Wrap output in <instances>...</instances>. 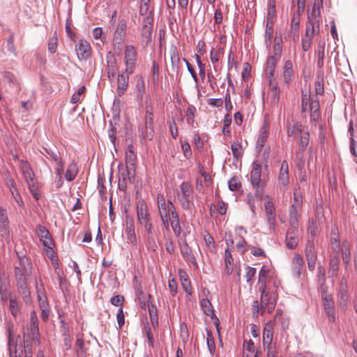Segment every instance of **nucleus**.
<instances>
[{
    "label": "nucleus",
    "instance_id": "f257e3e1",
    "mask_svg": "<svg viewBox=\"0 0 357 357\" xmlns=\"http://www.w3.org/2000/svg\"><path fill=\"white\" fill-rule=\"evenodd\" d=\"M320 6L319 2H314L312 10L307 13L305 37L312 38L320 31Z\"/></svg>",
    "mask_w": 357,
    "mask_h": 357
},
{
    "label": "nucleus",
    "instance_id": "f03ea898",
    "mask_svg": "<svg viewBox=\"0 0 357 357\" xmlns=\"http://www.w3.org/2000/svg\"><path fill=\"white\" fill-rule=\"evenodd\" d=\"M20 169L30 192L35 199L38 200L40 197V195L34 172L30 165L24 161H22Z\"/></svg>",
    "mask_w": 357,
    "mask_h": 357
},
{
    "label": "nucleus",
    "instance_id": "7ed1b4c3",
    "mask_svg": "<svg viewBox=\"0 0 357 357\" xmlns=\"http://www.w3.org/2000/svg\"><path fill=\"white\" fill-rule=\"evenodd\" d=\"M303 208L302 196L294 192V202L291 204L289 211V225L294 227H298V218L301 215Z\"/></svg>",
    "mask_w": 357,
    "mask_h": 357
},
{
    "label": "nucleus",
    "instance_id": "20e7f679",
    "mask_svg": "<svg viewBox=\"0 0 357 357\" xmlns=\"http://www.w3.org/2000/svg\"><path fill=\"white\" fill-rule=\"evenodd\" d=\"M140 137L144 139L151 140L154 136L153 114L151 107H146L144 126L139 128Z\"/></svg>",
    "mask_w": 357,
    "mask_h": 357
},
{
    "label": "nucleus",
    "instance_id": "39448f33",
    "mask_svg": "<svg viewBox=\"0 0 357 357\" xmlns=\"http://www.w3.org/2000/svg\"><path fill=\"white\" fill-rule=\"evenodd\" d=\"M181 190L178 192V199L182 207L189 209L193 201V190L192 185L188 182H183L180 186Z\"/></svg>",
    "mask_w": 357,
    "mask_h": 357
},
{
    "label": "nucleus",
    "instance_id": "423d86ee",
    "mask_svg": "<svg viewBox=\"0 0 357 357\" xmlns=\"http://www.w3.org/2000/svg\"><path fill=\"white\" fill-rule=\"evenodd\" d=\"M261 165L257 160L252 164L250 172V183L253 188H264L265 183L261 180Z\"/></svg>",
    "mask_w": 357,
    "mask_h": 357
},
{
    "label": "nucleus",
    "instance_id": "0eeeda50",
    "mask_svg": "<svg viewBox=\"0 0 357 357\" xmlns=\"http://www.w3.org/2000/svg\"><path fill=\"white\" fill-rule=\"evenodd\" d=\"M321 299L324 312L327 314L329 321L334 322L335 321V310L333 296L323 291L321 292Z\"/></svg>",
    "mask_w": 357,
    "mask_h": 357
},
{
    "label": "nucleus",
    "instance_id": "6e6552de",
    "mask_svg": "<svg viewBox=\"0 0 357 357\" xmlns=\"http://www.w3.org/2000/svg\"><path fill=\"white\" fill-rule=\"evenodd\" d=\"M135 170L134 167H126V169H121L119 174V188L125 191L128 183H133L135 181Z\"/></svg>",
    "mask_w": 357,
    "mask_h": 357
},
{
    "label": "nucleus",
    "instance_id": "1a4fd4ad",
    "mask_svg": "<svg viewBox=\"0 0 357 357\" xmlns=\"http://www.w3.org/2000/svg\"><path fill=\"white\" fill-rule=\"evenodd\" d=\"M126 72L132 73L137 60V51L134 46L126 45L124 52Z\"/></svg>",
    "mask_w": 357,
    "mask_h": 357
},
{
    "label": "nucleus",
    "instance_id": "9d476101",
    "mask_svg": "<svg viewBox=\"0 0 357 357\" xmlns=\"http://www.w3.org/2000/svg\"><path fill=\"white\" fill-rule=\"evenodd\" d=\"M337 298L338 306L342 310H346L350 301V295L347 291V281L344 278L340 282Z\"/></svg>",
    "mask_w": 357,
    "mask_h": 357
},
{
    "label": "nucleus",
    "instance_id": "9b49d317",
    "mask_svg": "<svg viewBox=\"0 0 357 357\" xmlns=\"http://www.w3.org/2000/svg\"><path fill=\"white\" fill-rule=\"evenodd\" d=\"M259 289L261 291L260 310L261 313H264L266 310H267L268 313H271L276 305L275 298L269 297L266 288L262 287Z\"/></svg>",
    "mask_w": 357,
    "mask_h": 357
},
{
    "label": "nucleus",
    "instance_id": "f8f14e48",
    "mask_svg": "<svg viewBox=\"0 0 357 357\" xmlns=\"http://www.w3.org/2000/svg\"><path fill=\"white\" fill-rule=\"evenodd\" d=\"M36 233L40 240L42 241L45 250L47 252H53L52 246H53V241L51 238L50 234L49 231L42 225H38L36 227Z\"/></svg>",
    "mask_w": 357,
    "mask_h": 357
},
{
    "label": "nucleus",
    "instance_id": "ddd939ff",
    "mask_svg": "<svg viewBox=\"0 0 357 357\" xmlns=\"http://www.w3.org/2000/svg\"><path fill=\"white\" fill-rule=\"evenodd\" d=\"M289 183V166L286 160H283L278 175V188L284 192L287 190Z\"/></svg>",
    "mask_w": 357,
    "mask_h": 357
},
{
    "label": "nucleus",
    "instance_id": "4468645a",
    "mask_svg": "<svg viewBox=\"0 0 357 357\" xmlns=\"http://www.w3.org/2000/svg\"><path fill=\"white\" fill-rule=\"evenodd\" d=\"M255 193H248L247 195V203L250 207V209L253 214H256V204L260 203L263 199L264 189L263 188H254Z\"/></svg>",
    "mask_w": 357,
    "mask_h": 357
},
{
    "label": "nucleus",
    "instance_id": "2eb2a0df",
    "mask_svg": "<svg viewBox=\"0 0 357 357\" xmlns=\"http://www.w3.org/2000/svg\"><path fill=\"white\" fill-rule=\"evenodd\" d=\"M118 70L119 67L115 56L112 52H108L107 54V74L110 82L114 81Z\"/></svg>",
    "mask_w": 357,
    "mask_h": 357
},
{
    "label": "nucleus",
    "instance_id": "dca6fc26",
    "mask_svg": "<svg viewBox=\"0 0 357 357\" xmlns=\"http://www.w3.org/2000/svg\"><path fill=\"white\" fill-rule=\"evenodd\" d=\"M298 227H294L289 225L286 235V246L290 250H293L298 245L299 238L298 236Z\"/></svg>",
    "mask_w": 357,
    "mask_h": 357
},
{
    "label": "nucleus",
    "instance_id": "f3484780",
    "mask_svg": "<svg viewBox=\"0 0 357 357\" xmlns=\"http://www.w3.org/2000/svg\"><path fill=\"white\" fill-rule=\"evenodd\" d=\"M137 222L141 225L151 220L147 205L144 200L138 201L137 204Z\"/></svg>",
    "mask_w": 357,
    "mask_h": 357
},
{
    "label": "nucleus",
    "instance_id": "a211bd4d",
    "mask_svg": "<svg viewBox=\"0 0 357 357\" xmlns=\"http://www.w3.org/2000/svg\"><path fill=\"white\" fill-rule=\"evenodd\" d=\"M305 257L309 270L313 271L316 266L317 252H315L313 242H310V240L305 248Z\"/></svg>",
    "mask_w": 357,
    "mask_h": 357
},
{
    "label": "nucleus",
    "instance_id": "6ab92c4d",
    "mask_svg": "<svg viewBox=\"0 0 357 357\" xmlns=\"http://www.w3.org/2000/svg\"><path fill=\"white\" fill-rule=\"evenodd\" d=\"M169 55L171 60L172 69L176 74L179 73L181 68V59L177 47L172 44L169 49Z\"/></svg>",
    "mask_w": 357,
    "mask_h": 357
},
{
    "label": "nucleus",
    "instance_id": "aec40b11",
    "mask_svg": "<svg viewBox=\"0 0 357 357\" xmlns=\"http://www.w3.org/2000/svg\"><path fill=\"white\" fill-rule=\"evenodd\" d=\"M268 130H269V125L268 123L265 121L262 126L261 127L257 140L256 144V150L257 152H261L263 147L264 146L268 135Z\"/></svg>",
    "mask_w": 357,
    "mask_h": 357
},
{
    "label": "nucleus",
    "instance_id": "412c9836",
    "mask_svg": "<svg viewBox=\"0 0 357 357\" xmlns=\"http://www.w3.org/2000/svg\"><path fill=\"white\" fill-rule=\"evenodd\" d=\"M268 198L264 204L265 212L267 218V221L272 229H274L275 223V208L273 200L269 198L268 195L265 196Z\"/></svg>",
    "mask_w": 357,
    "mask_h": 357
},
{
    "label": "nucleus",
    "instance_id": "4be33fe9",
    "mask_svg": "<svg viewBox=\"0 0 357 357\" xmlns=\"http://www.w3.org/2000/svg\"><path fill=\"white\" fill-rule=\"evenodd\" d=\"M75 50L80 59H87L91 56V47L86 40H80L76 45Z\"/></svg>",
    "mask_w": 357,
    "mask_h": 357
},
{
    "label": "nucleus",
    "instance_id": "5701e85b",
    "mask_svg": "<svg viewBox=\"0 0 357 357\" xmlns=\"http://www.w3.org/2000/svg\"><path fill=\"white\" fill-rule=\"evenodd\" d=\"M132 73H128L126 70L118 75L116 93L119 96H122L127 90L129 80V75Z\"/></svg>",
    "mask_w": 357,
    "mask_h": 357
},
{
    "label": "nucleus",
    "instance_id": "b1692460",
    "mask_svg": "<svg viewBox=\"0 0 357 357\" xmlns=\"http://www.w3.org/2000/svg\"><path fill=\"white\" fill-rule=\"evenodd\" d=\"M39 329L38 324H33L30 323L29 327L27 328L26 331L24 333V342H29L31 340L35 343H39Z\"/></svg>",
    "mask_w": 357,
    "mask_h": 357
},
{
    "label": "nucleus",
    "instance_id": "393cba45",
    "mask_svg": "<svg viewBox=\"0 0 357 357\" xmlns=\"http://www.w3.org/2000/svg\"><path fill=\"white\" fill-rule=\"evenodd\" d=\"M15 278L17 282V286L19 288H25V284H26V277L29 275L30 271L29 268L23 267H15Z\"/></svg>",
    "mask_w": 357,
    "mask_h": 357
},
{
    "label": "nucleus",
    "instance_id": "a878e982",
    "mask_svg": "<svg viewBox=\"0 0 357 357\" xmlns=\"http://www.w3.org/2000/svg\"><path fill=\"white\" fill-rule=\"evenodd\" d=\"M200 306L206 315L210 317L212 319H215L214 324L218 326V319L214 314L213 307L211 301L208 298H203L200 301Z\"/></svg>",
    "mask_w": 357,
    "mask_h": 357
},
{
    "label": "nucleus",
    "instance_id": "bb28decb",
    "mask_svg": "<svg viewBox=\"0 0 357 357\" xmlns=\"http://www.w3.org/2000/svg\"><path fill=\"white\" fill-rule=\"evenodd\" d=\"M142 37L145 40L146 44H148L152 40V22L150 18H146L143 23L141 31Z\"/></svg>",
    "mask_w": 357,
    "mask_h": 357
},
{
    "label": "nucleus",
    "instance_id": "cd10ccee",
    "mask_svg": "<svg viewBox=\"0 0 357 357\" xmlns=\"http://www.w3.org/2000/svg\"><path fill=\"white\" fill-rule=\"evenodd\" d=\"M126 24L124 23H120L118 24L114 36V45H118L119 48L121 46L123 43L124 37L126 36Z\"/></svg>",
    "mask_w": 357,
    "mask_h": 357
},
{
    "label": "nucleus",
    "instance_id": "c85d7f7f",
    "mask_svg": "<svg viewBox=\"0 0 357 357\" xmlns=\"http://www.w3.org/2000/svg\"><path fill=\"white\" fill-rule=\"evenodd\" d=\"M160 218L164 219L167 217H169L170 215L172 218L174 216V214H178L176 211L175 206L171 201H168L167 204L164 206L158 208Z\"/></svg>",
    "mask_w": 357,
    "mask_h": 357
},
{
    "label": "nucleus",
    "instance_id": "c756f323",
    "mask_svg": "<svg viewBox=\"0 0 357 357\" xmlns=\"http://www.w3.org/2000/svg\"><path fill=\"white\" fill-rule=\"evenodd\" d=\"M282 77L284 82L287 84H289L294 77L293 64L290 60H287L284 63Z\"/></svg>",
    "mask_w": 357,
    "mask_h": 357
},
{
    "label": "nucleus",
    "instance_id": "7c9ffc66",
    "mask_svg": "<svg viewBox=\"0 0 357 357\" xmlns=\"http://www.w3.org/2000/svg\"><path fill=\"white\" fill-rule=\"evenodd\" d=\"M0 224L1 231L4 235L8 236L10 233L8 218L6 210L2 206H0Z\"/></svg>",
    "mask_w": 357,
    "mask_h": 357
},
{
    "label": "nucleus",
    "instance_id": "2f4dec72",
    "mask_svg": "<svg viewBox=\"0 0 357 357\" xmlns=\"http://www.w3.org/2000/svg\"><path fill=\"white\" fill-rule=\"evenodd\" d=\"M304 261L301 255H294L292 261V268L297 277H300L303 271Z\"/></svg>",
    "mask_w": 357,
    "mask_h": 357
},
{
    "label": "nucleus",
    "instance_id": "473e14b6",
    "mask_svg": "<svg viewBox=\"0 0 357 357\" xmlns=\"http://www.w3.org/2000/svg\"><path fill=\"white\" fill-rule=\"evenodd\" d=\"M309 108L310 110L311 121L317 122L319 118V101L318 98L311 100Z\"/></svg>",
    "mask_w": 357,
    "mask_h": 357
},
{
    "label": "nucleus",
    "instance_id": "72a5a7b5",
    "mask_svg": "<svg viewBox=\"0 0 357 357\" xmlns=\"http://www.w3.org/2000/svg\"><path fill=\"white\" fill-rule=\"evenodd\" d=\"M273 340V325L271 322L267 323L263 331V344L265 347L266 345L271 344V342Z\"/></svg>",
    "mask_w": 357,
    "mask_h": 357
},
{
    "label": "nucleus",
    "instance_id": "f704fd0d",
    "mask_svg": "<svg viewBox=\"0 0 357 357\" xmlns=\"http://www.w3.org/2000/svg\"><path fill=\"white\" fill-rule=\"evenodd\" d=\"M7 185L10 190V193L12 194L13 199L17 202V204L20 206H23V202H22V197L16 188L14 180L9 179L7 182Z\"/></svg>",
    "mask_w": 357,
    "mask_h": 357
},
{
    "label": "nucleus",
    "instance_id": "c9c22d12",
    "mask_svg": "<svg viewBox=\"0 0 357 357\" xmlns=\"http://www.w3.org/2000/svg\"><path fill=\"white\" fill-rule=\"evenodd\" d=\"M301 124L298 122L289 123L287 127V132L289 137H297L301 135Z\"/></svg>",
    "mask_w": 357,
    "mask_h": 357
},
{
    "label": "nucleus",
    "instance_id": "e433bc0d",
    "mask_svg": "<svg viewBox=\"0 0 357 357\" xmlns=\"http://www.w3.org/2000/svg\"><path fill=\"white\" fill-rule=\"evenodd\" d=\"M317 56V65L319 68H322L324 66V60L325 57V43L320 41L317 45L316 50Z\"/></svg>",
    "mask_w": 357,
    "mask_h": 357
},
{
    "label": "nucleus",
    "instance_id": "4c0bfd02",
    "mask_svg": "<svg viewBox=\"0 0 357 357\" xmlns=\"http://www.w3.org/2000/svg\"><path fill=\"white\" fill-rule=\"evenodd\" d=\"M339 271V258L338 256L331 257L329 264L328 273L331 277H337Z\"/></svg>",
    "mask_w": 357,
    "mask_h": 357
},
{
    "label": "nucleus",
    "instance_id": "58836bf2",
    "mask_svg": "<svg viewBox=\"0 0 357 357\" xmlns=\"http://www.w3.org/2000/svg\"><path fill=\"white\" fill-rule=\"evenodd\" d=\"M77 173L78 169L77 165L74 162H72L67 168L65 174V178L68 181H72L75 178Z\"/></svg>",
    "mask_w": 357,
    "mask_h": 357
},
{
    "label": "nucleus",
    "instance_id": "ea45409f",
    "mask_svg": "<svg viewBox=\"0 0 357 357\" xmlns=\"http://www.w3.org/2000/svg\"><path fill=\"white\" fill-rule=\"evenodd\" d=\"M179 275L181 278V285L184 291L189 295L191 294V284L187 273L183 271H180Z\"/></svg>",
    "mask_w": 357,
    "mask_h": 357
},
{
    "label": "nucleus",
    "instance_id": "a19ab883",
    "mask_svg": "<svg viewBox=\"0 0 357 357\" xmlns=\"http://www.w3.org/2000/svg\"><path fill=\"white\" fill-rule=\"evenodd\" d=\"M126 238L128 243H130L134 245H137V238L135 233V227L132 222L130 225H127L126 229Z\"/></svg>",
    "mask_w": 357,
    "mask_h": 357
},
{
    "label": "nucleus",
    "instance_id": "79ce46f5",
    "mask_svg": "<svg viewBox=\"0 0 357 357\" xmlns=\"http://www.w3.org/2000/svg\"><path fill=\"white\" fill-rule=\"evenodd\" d=\"M279 59H280L279 57L275 56L274 55L270 56L267 59L266 70L268 71V73L270 74V75L271 77H273L274 75L275 67V65Z\"/></svg>",
    "mask_w": 357,
    "mask_h": 357
},
{
    "label": "nucleus",
    "instance_id": "37998d69",
    "mask_svg": "<svg viewBox=\"0 0 357 357\" xmlns=\"http://www.w3.org/2000/svg\"><path fill=\"white\" fill-rule=\"evenodd\" d=\"M269 272V269L266 266H263L259 273V280L258 283L260 285L259 289H261L262 287L266 288V278L268 275V273Z\"/></svg>",
    "mask_w": 357,
    "mask_h": 357
},
{
    "label": "nucleus",
    "instance_id": "c03bdc74",
    "mask_svg": "<svg viewBox=\"0 0 357 357\" xmlns=\"http://www.w3.org/2000/svg\"><path fill=\"white\" fill-rule=\"evenodd\" d=\"M276 10H275V4L273 0L268 1V8L267 11V26H268L269 24H273V19L275 16Z\"/></svg>",
    "mask_w": 357,
    "mask_h": 357
},
{
    "label": "nucleus",
    "instance_id": "a18cd8bd",
    "mask_svg": "<svg viewBox=\"0 0 357 357\" xmlns=\"http://www.w3.org/2000/svg\"><path fill=\"white\" fill-rule=\"evenodd\" d=\"M9 310L14 317H16L20 313L19 303L15 296H11L9 299Z\"/></svg>",
    "mask_w": 357,
    "mask_h": 357
},
{
    "label": "nucleus",
    "instance_id": "49530a36",
    "mask_svg": "<svg viewBox=\"0 0 357 357\" xmlns=\"http://www.w3.org/2000/svg\"><path fill=\"white\" fill-rule=\"evenodd\" d=\"M172 228L176 236H179L181 231V228L180 226V221L178 214H174L173 218L169 219Z\"/></svg>",
    "mask_w": 357,
    "mask_h": 357
},
{
    "label": "nucleus",
    "instance_id": "de8ad7c7",
    "mask_svg": "<svg viewBox=\"0 0 357 357\" xmlns=\"http://www.w3.org/2000/svg\"><path fill=\"white\" fill-rule=\"evenodd\" d=\"M224 50L222 47H220L218 50L212 48L210 52V59L213 65H215L219 61V58L221 55H223Z\"/></svg>",
    "mask_w": 357,
    "mask_h": 357
},
{
    "label": "nucleus",
    "instance_id": "09e8293b",
    "mask_svg": "<svg viewBox=\"0 0 357 357\" xmlns=\"http://www.w3.org/2000/svg\"><path fill=\"white\" fill-rule=\"evenodd\" d=\"M309 138L308 132H305L301 136L298 151L299 153H303L306 149L309 144Z\"/></svg>",
    "mask_w": 357,
    "mask_h": 357
},
{
    "label": "nucleus",
    "instance_id": "8fccbe9b",
    "mask_svg": "<svg viewBox=\"0 0 357 357\" xmlns=\"http://www.w3.org/2000/svg\"><path fill=\"white\" fill-rule=\"evenodd\" d=\"M136 156L131 148H129L126 152V167H134Z\"/></svg>",
    "mask_w": 357,
    "mask_h": 357
},
{
    "label": "nucleus",
    "instance_id": "3c124183",
    "mask_svg": "<svg viewBox=\"0 0 357 357\" xmlns=\"http://www.w3.org/2000/svg\"><path fill=\"white\" fill-rule=\"evenodd\" d=\"M37 297L38 300V305L40 308H44L49 307L47 297L41 289L37 290Z\"/></svg>",
    "mask_w": 357,
    "mask_h": 357
},
{
    "label": "nucleus",
    "instance_id": "603ef678",
    "mask_svg": "<svg viewBox=\"0 0 357 357\" xmlns=\"http://www.w3.org/2000/svg\"><path fill=\"white\" fill-rule=\"evenodd\" d=\"M231 149L234 158H238L243 155V149L241 142H234L231 146Z\"/></svg>",
    "mask_w": 357,
    "mask_h": 357
},
{
    "label": "nucleus",
    "instance_id": "864d4df0",
    "mask_svg": "<svg viewBox=\"0 0 357 357\" xmlns=\"http://www.w3.org/2000/svg\"><path fill=\"white\" fill-rule=\"evenodd\" d=\"M149 317H150V321L153 328H155L158 326V314L156 312V309L153 305H151V307L149 306Z\"/></svg>",
    "mask_w": 357,
    "mask_h": 357
},
{
    "label": "nucleus",
    "instance_id": "5fc2aeb1",
    "mask_svg": "<svg viewBox=\"0 0 357 357\" xmlns=\"http://www.w3.org/2000/svg\"><path fill=\"white\" fill-rule=\"evenodd\" d=\"M311 100H312L310 99V95L308 92L303 93L301 100V112L303 113H305L308 110V105H310Z\"/></svg>",
    "mask_w": 357,
    "mask_h": 357
},
{
    "label": "nucleus",
    "instance_id": "6e6d98bb",
    "mask_svg": "<svg viewBox=\"0 0 357 357\" xmlns=\"http://www.w3.org/2000/svg\"><path fill=\"white\" fill-rule=\"evenodd\" d=\"M196 109L195 107H189L185 112L186 121L189 125H192L194 123L195 114Z\"/></svg>",
    "mask_w": 357,
    "mask_h": 357
},
{
    "label": "nucleus",
    "instance_id": "4d7b16f0",
    "mask_svg": "<svg viewBox=\"0 0 357 357\" xmlns=\"http://www.w3.org/2000/svg\"><path fill=\"white\" fill-rule=\"evenodd\" d=\"M231 123V117L230 115L227 114L225 116L223 121V128L222 132L225 135H229L231 132L229 126Z\"/></svg>",
    "mask_w": 357,
    "mask_h": 357
},
{
    "label": "nucleus",
    "instance_id": "13d9d810",
    "mask_svg": "<svg viewBox=\"0 0 357 357\" xmlns=\"http://www.w3.org/2000/svg\"><path fill=\"white\" fill-rule=\"evenodd\" d=\"M105 178L98 176V190L102 198L105 197L106 187L105 186Z\"/></svg>",
    "mask_w": 357,
    "mask_h": 357
},
{
    "label": "nucleus",
    "instance_id": "bf43d9fd",
    "mask_svg": "<svg viewBox=\"0 0 357 357\" xmlns=\"http://www.w3.org/2000/svg\"><path fill=\"white\" fill-rule=\"evenodd\" d=\"M228 185L231 191H236L241 188V183L238 178H237L236 176H233L229 181Z\"/></svg>",
    "mask_w": 357,
    "mask_h": 357
},
{
    "label": "nucleus",
    "instance_id": "052dcab7",
    "mask_svg": "<svg viewBox=\"0 0 357 357\" xmlns=\"http://www.w3.org/2000/svg\"><path fill=\"white\" fill-rule=\"evenodd\" d=\"M45 151L49 155V158H51L55 162V164L63 161L59 152L54 151L51 149H45Z\"/></svg>",
    "mask_w": 357,
    "mask_h": 357
},
{
    "label": "nucleus",
    "instance_id": "680f3d73",
    "mask_svg": "<svg viewBox=\"0 0 357 357\" xmlns=\"http://www.w3.org/2000/svg\"><path fill=\"white\" fill-rule=\"evenodd\" d=\"M181 149L183 151V155L186 159H189L191 158L192 153L191 151L190 145L187 142H181Z\"/></svg>",
    "mask_w": 357,
    "mask_h": 357
},
{
    "label": "nucleus",
    "instance_id": "e2e57ef3",
    "mask_svg": "<svg viewBox=\"0 0 357 357\" xmlns=\"http://www.w3.org/2000/svg\"><path fill=\"white\" fill-rule=\"evenodd\" d=\"M8 347H9V354L10 357H17V345L11 339L10 335L8 337Z\"/></svg>",
    "mask_w": 357,
    "mask_h": 357
},
{
    "label": "nucleus",
    "instance_id": "0e129e2a",
    "mask_svg": "<svg viewBox=\"0 0 357 357\" xmlns=\"http://www.w3.org/2000/svg\"><path fill=\"white\" fill-rule=\"evenodd\" d=\"M57 48V37L54 34L49 40L48 50L52 54L54 53Z\"/></svg>",
    "mask_w": 357,
    "mask_h": 357
},
{
    "label": "nucleus",
    "instance_id": "69168bd1",
    "mask_svg": "<svg viewBox=\"0 0 357 357\" xmlns=\"http://www.w3.org/2000/svg\"><path fill=\"white\" fill-rule=\"evenodd\" d=\"M225 262L226 265V268L228 272L230 271L229 266H231L233 262V258L231 256V253L229 248L226 249L225 251Z\"/></svg>",
    "mask_w": 357,
    "mask_h": 357
},
{
    "label": "nucleus",
    "instance_id": "338daca9",
    "mask_svg": "<svg viewBox=\"0 0 357 357\" xmlns=\"http://www.w3.org/2000/svg\"><path fill=\"white\" fill-rule=\"evenodd\" d=\"M256 274V269L253 267L248 266L246 269L245 279L248 283L252 282V278Z\"/></svg>",
    "mask_w": 357,
    "mask_h": 357
},
{
    "label": "nucleus",
    "instance_id": "774afa93",
    "mask_svg": "<svg viewBox=\"0 0 357 357\" xmlns=\"http://www.w3.org/2000/svg\"><path fill=\"white\" fill-rule=\"evenodd\" d=\"M181 252L183 255L186 256L189 259H194V257L192 255L190 250L186 243H184L181 246Z\"/></svg>",
    "mask_w": 357,
    "mask_h": 357
}]
</instances>
